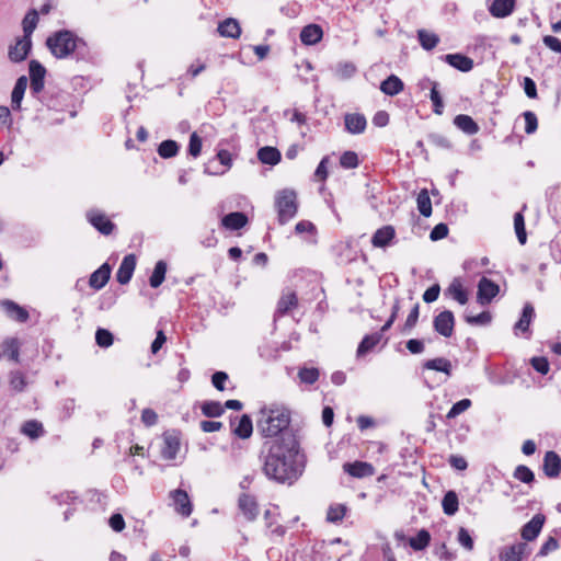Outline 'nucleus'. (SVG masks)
<instances>
[{
    "label": "nucleus",
    "instance_id": "f257e3e1",
    "mask_svg": "<svg viewBox=\"0 0 561 561\" xmlns=\"http://www.w3.org/2000/svg\"><path fill=\"white\" fill-rule=\"evenodd\" d=\"M288 440L262 446V470L267 479L279 484L293 485L302 476L307 458L300 447V440Z\"/></svg>",
    "mask_w": 561,
    "mask_h": 561
},
{
    "label": "nucleus",
    "instance_id": "f03ea898",
    "mask_svg": "<svg viewBox=\"0 0 561 561\" xmlns=\"http://www.w3.org/2000/svg\"><path fill=\"white\" fill-rule=\"evenodd\" d=\"M260 413L262 417L257 421V431L265 438L263 446L288 443V439L300 440L299 431L290 426L291 415L288 409L264 407Z\"/></svg>",
    "mask_w": 561,
    "mask_h": 561
},
{
    "label": "nucleus",
    "instance_id": "7ed1b4c3",
    "mask_svg": "<svg viewBox=\"0 0 561 561\" xmlns=\"http://www.w3.org/2000/svg\"><path fill=\"white\" fill-rule=\"evenodd\" d=\"M46 46L57 59L72 57L77 61L96 62V55L91 51L87 42L70 30L54 32L47 37Z\"/></svg>",
    "mask_w": 561,
    "mask_h": 561
},
{
    "label": "nucleus",
    "instance_id": "20e7f679",
    "mask_svg": "<svg viewBox=\"0 0 561 561\" xmlns=\"http://www.w3.org/2000/svg\"><path fill=\"white\" fill-rule=\"evenodd\" d=\"M277 211V221L280 226L293 219L299 208L297 192L293 188H283L275 194L274 201Z\"/></svg>",
    "mask_w": 561,
    "mask_h": 561
},
{
    "label": "nucleus",
    "instance_id": "39448f33",
    "mask_svg": "<svg viewBox=\"0 0 561 561\" xmlns=\"http://www.w3.org/2000/svg\"><path fill=\"white\" fill-rule=\"evenodd\" d=\"M71 94L57 88H47L39 103L49 111L64 112L69 107Z\"/></svg>",
    "mask_w": 561,
    "mask_h": 561
},
{
    "label": "nucleus",
    "instance_id": "423d86ee",
    "mask_svg": "<svg viewBox=\"0 0 561 561\" xmlns=\"http://www.w3.org/2000/svg\"><path fill=\"white\" fill-rule=\"evenodd\" d=\"M331 252L339 264L346 265L357 260L358 243L353 237H348L332 245Z\"/></svg>",
    "mask_w": 561,
    "mask_h": 561
},
{
    "label": "nucleus",
    "instance_id": "0eeeda50",
    "mask_svg": "<svg viewBox=\"0 0 561 561\" xmlns=\"http://www.w3.org/2000/svg\"><path fill=\"white\" fill-rule=\"evenodd\" d=\"M38 22V12L35 10H31L23 19V36L19 37V45L22 44V48H24V51L21 56H19L20 59L27 58L31 49H32V34L37 25Z\"/></svg>",
    "mask_w": 561,
    "mask_h": 561
},
{
    "label": "nucleus",
    "instance_id": "6e6552de",
    "mask_svg": "<svg viewBox=\"0 0 561 561\" xmlns=\"http://www.w3.org/2000/svg\"><path fill=\"white\" fill-rule=\"evenodd\" d=\"M85 218L103 236H108L116 229V225L100 209H89L85 213Z\"/></svg>",
    "mask_w": 561,
    "mask_h": 561
},
{
    "label": "nucleus",
    "instance_id": "1a4fd4ad",
    "mask_svg": "<svg viewBox=\"0 0 561 561\" xmlns=\"http://www.w3.org/2000/svg\"><path fill=\"white\" fill-rule=\"evenodd\" d=\"M231 433L240 438L247 439L250 438L253 433V423L252 419L249 414L230 415L229 417Z\"/></svg>",
    "mask_w": 561,
    "mask_h": 561
},
{
    "label": "nucleus",
    "instance_id": "9d476101",
    "mask_svg": "<svg viewBox=\"0 0 561 561\" xmlns=\"http://www.w3.org/2000/svg\"><path fill=\"white\" fill-rule=\"evenodd\" d=\"M500 286L492 279L483 276L478 283L477 301L486 306L499 295Z\"/></svg>",
    "mask_w": 561,
    "mask_h": 561
},
{
    "label": "nucleus",
    "instance_id": "9b49d317",
    "mask_svg": "<svg viewBox=\"0 0 561 561\" xmlns=\"http://www.w3.org/2000/svg\"><path fill=\"white\" fill-rule=\"evenodd\" d=\"M455 316L450 310H443L433 319V329L444 337H450L454 334Z\"/></svg>",
    "mask_w": 561,
    "mask_h": 561
},
{
    "label": "nucleus",
    "instance_id": "f8f14e48",
    "mask_svg": "<svg viewBox=\"0 0 561 561\" xmlns=\"http://www.w3.org/2000/svg\"><path fill=\"white\" fill-rule=\"evenodd\" d=\"M531 552L527 542H516L511 546H504L499 552L501 561H523Z\"/></svg>",
    "mask_w": 561,
    "mask_h": 561
},
{
    "label": "nucleus",
    "instance_id": "ddd939ff",
    "mask_svg": "<svg viewBox=\"0 0 561 561\" xmlns=\"http://www.w3.org/2000/svg\"><path fill=\"white\" fill-rule=\"evenodd\" d=\"M238 510L241 512V514L248 522H254L260 514L256 497L247 492H243L239 495Z\"/></svg>",
    "mask_w": 561,
    "mask_h": 561
},
{
    "label": "nucleus",
    "instance_id": "4468645a",
    "mask_svg": "<svg viewBox=\"0 0 561 561\" xmlns=\"http://www.w3.org/2000/svg\"><path fill=\"white\" fill-rule=\"evenodd\" d=\"M535 317L536 313L534 306L530 302H526L522 309L518 321L513 327L515 335H518L520 332L529 339L531 335L530 324Z\"/></svg>",
    "mask_w": 561,
    "mask_h": 561
},
{
    "label": "nucleus",
    "instance_id": "2eb2a0df",
    "mask_svg": "<svg viewBox=\"0 0 561 561\" xmlns=\"http://www.w3.org/2000/svg\"><path fill=\"white\" fill-rule=\"evenodd\" d=\"M546 519L542 513L535 514L533 518L520 528V537L525 541L536 540L541 533Z\"/></svg>",
    "mask_w": 561,
    "mask_h": 561
},
{
    "label": "nucleus",
    "instance_id": "dca6fc26",
    "mask_svg": "<svg viewBox=\"0 0 561 561\" xmlns=\"http://www.w3.org/2000/svg\"><path fill=\"white\" fill-rule=\"evenodd\" d=\"M0 307L8 318L19 323H25L28 318V311L11 299L0 300Z\"/></svg>",
    "mask_w": 561,
    "mask_h": 561
},
{
    "label": "nucleus",
    "instance_id": "f3484780",
    "mask_svg": "<svg viewBox=\"0 0 561 561\" xmlns=\"http://www.w3.org/2000/svg\"><path fill=\"white\" fill-rule=\"evenodd\" d=\"M542 471L547 478L556 479L561 472V457L554 450L546 451L542 460Z\"/></svg>",
    "mask_w": 561,
    "mask_h": 561
},
{
    "label": "nucleus",
    "instance_id": "a211bd4d",
    "mask_svg": "<svg viewBox=\"0 0 561 561\" xmlns=\"http://www.w3.org/2000/svg\"><path fill=\"white\" fill-rule=\"evenodd\" d=\"M170 495L173 500L175 512L183 517H188L192 514L193 504L187 492L182 489H176L172 491Z\"/></svg>",
    "mask_w": 561,
    "mask_h": 561
},
{
    "label": "nucleus",
    "instance_id": "6ab92c4d",
    "mask_svg": "<svg viewBox=\"0 0 561 561\" xmlns=\"http://www.w3.org/2000/svg\"><path fill=\"white\" fill-rule=\"evenodd\" d=\"M343 470L353 478L363 479L375 474V467L366 461L345 462Z\"/></svg>",
    "mask_w": 561,
    "mask_h": 561
},
{
    "label": "nucleus",
    "instance_id": "aec40b11",
    "mask_svg": "<svg viewBox=\"0 0 561 561\" xmlns=\"http://www.w3.org/2000/svg\"><path fill=\"white\" fill-rule=\"evenodd\" d=\"M136 263L137 257L135 254H127L124 256L116 272V280L121 285H126L130 282L134 271L136 268Z\"/></svg>",
    "mask_w": 561,
    "mask_h": 561
},
{
    "label": "nucleus",
    "instance_id": "412c9836",
    "mask_svg": "<svg viewBox=\"0 0 561 561\" xmlns=\"http://www.w3.org/2000/svg\"><path fill=\"white\" fill-rule=\"evenodd\" d=\"M440 58L450 67L461 72H469L473 69L474 66L473 59L461 53L446 54Z\"/></svg>",
    "mask_w": 561,
    "mask_h": 561
},
{
    "label": "nucleus",
    "instance_id": "4be33fe9",
    "mask_svg": "<svg viewBox=\"0 0 561 561\" xmlns=\"http://www.w3.org/2000/svg\"><path fill=\"white\" fill-rule=\"evenodd\" d=\"M112 266L105 262L98 270H95L89 278V286L94 290L102 289L110 280Z\"/></svg>",
    "mask_w": 561,
    "mask_h": 561
},
{
    "label": "nucleus",
    "instance_id": "5701e85b",
    "mask_svg": "<svg viewBox=\"0 0 561 561\" xmlns=\"http://www.w3.org/2000/svg\"><path fill=\"white\" fill-rule=\"evenodd\" d=\"M344 126L347 133L358 135L365 131L367 121L364 114L346 113L344 115Z\"/></svg>",
    "mask_w": 561,
    "mask_h": 561
},
{
    "label": "nucleus",
    "instance_id": "b1692460",
    "mask_svg": "<svg viewBox=\"0 0 561 561\" xmlns=\"http://www.w3.org/2000/svg\"><path fill=\"white\" fill-rule=\"evenodd\" d=\"M548 213L553 219L561 215V187L560 185L550 186L546 191Z\"/></svg>",
    "mask_w": 561,
    "mask_h": 561
},
{
    "label": "nucleus",
    "instance_id": "393cba45",
    "mask_svg": "<svg viewBox=\"0 0 561 561\" xmlns=\"http://www.w3.org/2000/svg\"><path fill=\"white\" fill-rule=\"evenodd\" d=\"M248 222V215L243 211H231L221 218V226L231 231L242 229Z\"/></svg>",
    "mask_w": 561,
    "mask_h": 561
},
{
    "label": "nucleus",
    "instance_id": "a878e982",
    "mask_svg": "<svg viewBox=\"0 0 561 561\" xmlns=\"http://www.w3.org/2000/svg\"><path fill=\"white\" fill-rule=\"evenodd\" d=\"M299 37L304 45L312 46L322 39L323 30L321 25L311 23L302 27Z\"/></svg>",
    "mask_w": 561,
    "mask_h": 561
},
{
    "label": "nucleus",
    "instance_id": "bb28decb",
    "mask_svg": "<svg viewBox=\"0 0 561 561\" xmlns=\"http://www.w3.org/2000/svg\"><path fill=\"white\" fill-rule=\"evenodd\" d=\"M516 7V0H493L489 5V12L493 18L504 19L511 15Z\"/></svg>",
    "mask_w": 561,
    "mask_h": 561
},
{
    "label": "nucleus",
    "instance_id": "cd10ccee",
    "mask_svg": "<svg viewBox=\"0 0 561 561\" xmlns=\"http://www.w3.org/2000/svg\"><path fill=\"white\" fill-rule=\"evenodd\" d=\"M161 456L165 460H173L180 450V438L178 435L164 433Z\"/></svg>",
    "mask_w": 561,
    "mask_h": 561
},
{
    "label": "nucleus",
    "instance_id": "c85d7f7f",
    "mask_svg": "<svg viewBox=\"0 0 561 561\" xmlns=\"http://www.w3.org/2000/svg\"><path fill=\"white\" fill-rule=\"evenodd\" d=\"M396 238V230L392 226H383L376 230L371 238V244L375 248H386L392 243Z\"/></svg>",
    "mask_w": 561,
    "mask_h": 561
},
{
    "label": "nucleus",
    "instance_id": "c756f323",
    "mask_svg": "<svg viewBox=\"0 0 561 561\" xmlns=\"http://www.w3.org/2000/svg\"><path fill=\"white\" fill-rule=\"evenodd\" d=\"M1 355L5 356L9 360L14 362L15 364L20 363L21 342L18 337H5L1 344Z\"/></svg>",
    "mask_w": 561,
    "mask_h": 561
},
{
    "label": "nucleus",
    "instance_id": "7c9ffc66",
    "mask_svg": "<svg viewBox=\"0 0 561 561\" xmlns=\"http://www.w3.org/2000/svg\"><path fill=\"white\" fill-rule=\"evenodd\" d=\"M27 88L26 76H21L16 79L13 90L11 92V108L13 111H21L22 100Z\"/></svg>",
    "mask_w": 561,
    "mask_h": 561
},
{
    "label": "nucleus",
    "instance_id": "2f4dec72",
    "mask_svg": "<svg viewBox=\"0 0 561 561\" xmlns=\"http://www.w3.org/2000/svg\"><path fill=\"white\" fill-rule=\"evenodd\" d=\"M445 296L453 298L459 305H466L468 302V291L463 288L461 280L458 277L454 278L446 288Z\"/></svg>",
    "mask_w": 561,
    "mask_h": 561
},
{
    "label": "nucleus",
    "instance_id": "473e14b6",
    "mask_svg": "<svg viewBox=\"0 0 561 561\" xmlns=\"http://www.w3.org/2000/svg\"><path fill=\"white\" fill-rule=\"evenodd\" d=\"M380 91L389 96H394L404 90L403 81L396 75H390L380 83Z\"/></svg>",
    "mask_w": 561,
    "mask_h": 561
},
{
    "label": "nucleus",
    "instance_id": "72a5a7b5",
    "mask_svg": "<svg viewBox=\"0 0 561 561\" xmlns=\"http://www.w3.org/2000/svg\"><path fill=\"white\" fill-rule=\"evenodd\" d=\"M218 33L222 37L238 38L241 34V27L238 20L233 18H227L219 23L217 27Z\"/></svg>",
    "mask_w": 561,
    "mask_h": 561
},
{
    "label": "nucleus",
    "instance_id": "f704fd0d",
    "mask_svg": "<svg viewBox=\"0 0 561 561\" xmlns=\"http://www.w3.org/2000/svg\"><path fill=\"white\" fill-rule=\"evenodd\" d=\"M273 510H266L264 512V520L266 528L271 529V533L277 537H284L286 534V527L282 525H277L275 528H272L277 523V517L279 516L278 506L274 505Z\"/></svg>",
    "mask_w": 561,
    "mask_h": 561
},
{
    "label": "nucleus",
    "instance_id": "c9c22d12",
    "mask_svg": "<svg viewBox=\"0 0 561 561\" xmlns=\"http://www.w3.org/2000/svg\"><path fill=\"white\" fill-rule=\"evenodd\" d=\"M453 123L458 129L470 136L477 134L480 129L477 122L466 114L456 115Z\"/></svg>",
    "mask_w": 561,
    "mask_h": 561
},
{
    "label": "nucleus",
    "instance_id": "e433bc0d",
    "mask_svg": "<svg viewBox=\"0 0 561 561\" xmlns=\"http://www.w3.org/2000/svg\"><path fill=\"white\" fill-rule=\"evenodd\" d=\"M8 378L10 390L13 393H21L26 390L28 382L26 379V375L23 371L19 369L10 370L8 374Z\"/></svg>",
    "mask_w": 561,
    "mask_h": 561
},
{
    "label": "nucleus",
    "instance_id": "4c0bfd02",
    "mask_svg": "<svg viewBox=\"0 0 561 561\" xmlns=\"http://www.w3.org/2000/svg\"><path fill=\"white\" fill-rule=\"evenodd\" d=\"M381 339V333L374 332L371 334H366L357 346L356 356L362 357L371 352Z\"/></svg>",
    "mask_w": 561,
    "mask_h": 561
},
{
    "label": "nucleus",
    "instance_id": "58836bf2",
    "mask_svg": "<svg viewBox=\"0 0 561 561\" xmlns=\"http://www.w3.org/2000/svg\"><path fill=\"white\" fill-rule=\"evenodd\" d=\"M257 159L263 164L276 165L280 161L282 154L277 148L265 146L259 149Z\"/></svg>",
    "mask_w": 561,
    "mask_h": 561
},
{
    "label": "nucleus",
    "instance_id": "ea45409f",
    "mask_svg": "<svg viewBox=\"0 0 561 561\" xmlns=\"http://www.w3.org/2000/svg\"><path fill=\"white\" fill-rule=\"evenodd\" d=\"M424 369L436 370L446 374L447 376H451L453 366L449 359L445 357H436L432 359H427L423 363Z\"/></svg>",
    "mask_w": 561,
    "mask_h": 561
},
{
    "label": "nucleus",
    "instance_id": "a19ab883",
    "mask_svg": "<svg viewBox=\"0 0 561 561\" xmlns=\"http://www.w3.org/2000/svg\"><path fill=\"white\" fill-rule=\"evenodd\" d=\"M442 507L444 514L454 516L459 510L458 494L454 490L447 491L442 500Z\"/></svg>",
    "mask_w": 561,
    "mask_h": 561
},
{
    "label": "nucleus",
    "instance_id": "79ce46f5",
    "mask_svg": "<svg viewBox=\"0 0 561 561\" xmlns=\"http://www.w3.org/2000/svg\"><path fill=\"white\" fill-rule=\"evenodd\" d=\"M298 298L296 293H290L286 296H282L277 302V308L274 313V318L286 314L291 308L297 307Z\"/></svg>",
    "mask_w": 561,
    "mask_h": 561
},
{
    "label": "nucleus",
    "instance_id": "37998d69",
    "mask_svg": "<svg viewBox=\"0 0 561 561\" xmlns=\"http://www.w3.org/2000/svg\"><path fill=\"white\" fill-rule=\"evenodd\" d=\"M180 145L173 139H167L159 144L157 152L162 159H171L179 154Z\"/></svg>",
    "mask_w": 561,
    "mask_h": 561
},
{
    "label": "nucleus",
    "instance_id": "c03bdc74",
    "mask_svg": "<svg viewBox=\"0 0 561 561\" xmlns=\"http://www.w3.org/2000/svg\"><path fill=\"white\" fill-rule=\"evenodd\" d=\"M416 35L421 47L425 50L434 49L439 43V36L435 33L428 32L427 30H417Z\"/></svg>",
    "mask_w": 561,
    "mask_h": 561
},
{
    "label": "nucleus",
    "instance_id": "a18cd8bd",
    "mask_svg": "<svg viewBox=\"0 0 561 561\" xmlns=\"http://www.w3.org/2000/svg\"><path fill=\"white\" fill-rule=\"evenodd\" d=\"M21 433L32 439L42 437L45 434L43 424L37 420L25 421L21 427Z\"/></svg>",
    "mask_w": 561,
    "mask_h": 561
},
{
    "label": "nucleus",
    "instance_id": "49530a36",
    "mask_svg": "<svg viewBox=\"0 0 561 561\" xmlns=\"http://www.w3.org/2000/svg\"><path fill=\"white\" fill-rule=\"evenodd\" d=\"M430 542L431 534L425 528L420 529L416 536L409 538V545L415 551H422L426 549Z\"/></svg>",
    "mask_w": 561,
    "mask_h": 561
},
{
    "label": "nucleus",
    "instance_id": "de8ad7c7",
    "mask_svg": "<svg viewBox=\"0 0 561 561\" xmlns=\"http://www.w3.org/2000/svg\"><path fill=\"white\" fill-rule=\"evenodd\" d=\"M167 262L163 260H160L156 263L153 272L151 276L149 277V285L152 288H158L165 279L167 274Z\"/></svg>",
    "mask_w": 561,
    "mask_h": 561
},
{
    "label": "nucleus",
    "instance_id": "09e8293b",
    "mask_svg": "<svg viewBox=\"0 0 561 561\" xmlns=\"http://www.w3.org/2000/svg\"><path fill=\"white\" fill-rule=\"evenodd\" d=\"M204 416L209 419L220 417L225 413V407L219 401L207 400L201 407Z\"/></svg>",
    "mask_w": 561,
    "mask_h": 561
},
{
    "label": "nucleus",
    "instance_id": "8fccbe9b",
    "mask_svg": "<svg viewBox=\"0 0 561 561\" xmlns=\"http://www.w3.org/2000/svg\"><path fill=\"white\" fill-rule=\"evenodd\" d=\"M492 313L488 310L480 312L477 316L463 312V320L470 325H489L492 322Z\"/></svg>",
    "mask_w": 561,
    "mask_h": 561
},
{
    "label": "nucleus",
    "instance_id": "3c124183",
    "mask_svg": "<svg viewBox=\"0 0 561 561\" xmlns=\"http://www.w3.org/2000/svg\"><path fill=\"white\" fill-rule=\"evenodd\" d=\"M416 203L417 209L422 216L430 217L432 215V203L428 191L426 188H422L420 191Z\"/></svg>",
    "mask_w": 561,
    "mask_h": 561
},
{
    "label": "nucleus",
    "instance_id": "603ef678",
    "mask_svg": "<svg viewBox=\"0 0 561 561\" xmlns=\"http://www.w3.org/2000/svg\"><path fill=\"white\" fill-rule=\"evenodd\" d=\"M514 228L518 242L524 245L527 242V232L525 227V217L523 211H517L514 215Z\"/></svg>",
    "mask_w": 561,
    "mask_h": 561
},
{
    "label": "nucleus",
    "instance_id": "864d4df0",
    "mask_svg": "<svg viewBox=\"0 0 561 561\" xmlns=\"http://www.w3.org/2000/svg\"><path fill=\"white\" fill-rule=\"evenodd\" d=\"M513 477L528 485L536 481L534 471L525 465H518L513 472Z\"/></svg>",
    "mask_w": 561,
    "mask_h": 561
},
{
    "label": "nucleus",
    "instance_id": "5fc2aeb1",
    "mask_svg": "<svg viewBox=\"0 0 561 561\" xmlns=\"http://www.w3.org/2000/svg\"><path fill=\"white\" fill-rule=\"evenodd\" d=\"M320 376V370L317 367H300L298 370V378L302 383L313 385Z\"/></svg>",
    "mask_w": 561,
    "mask_h": 561
},
{
    "label": "nucleus",
    "instance_id": "6e6d98bb",
    "mask_svg": "<svg viewBox=\"0 0 561 561\" xmlns=\"http://www.w3.org/2000/svg\"><path fill=\"white\" fill-rule=\"evenodd\" d=\"M95 343L98 346L102 348H107L113 345L114 335L107 329L98 328V330L95 331Z\"/></svg>",
    "mask_w": 561,
    "mask_h": 561
},
{
    "label": "nucleus",
    "instance_id": "4d7b16f0",
    "mask_svg": "<svg viewBox=\"0 0 561 561\" xmlns=\"http://www.w3.org/2000/svg\"><path fill=\"white\" fill-rule=\"evenodd\" d=\"M47 70L46 68L36 59H32L28 64V75L30 81H41L45 80Z\"/></svg>",
    "mask_w": 561,
    "mask_h": 561
},
{
    "label": "nucleus",
    "instance_id": "13d9d810",
    "mask_svg": "<svg viewBox=\"0 0 561 561\" xmlns=\"http://www.w3.org/2000/svg\"><path fill=\"white\" fill-rule=\"evenodd\" d=\"M340 165L343 169H355L359 165V159L355 151L346 150L340 157Z\"/></svg>",
    "mask_w": 561,
    "mask_h": 561
},
{
    "label": "nucleus",
    "instance_id": "bf43d9fd",
    "mask_svg": "<svg viewBox=\"0 0 561 561\" xmlns=\"http://www.w3.org/2000/svg\"><path fill=\"white\" fill-rule=\"evenodd\" d=\"M346 511L347 507L344 504L330 505L327 513V520L330 523H339L344 518Z\"/></svg>",
    "mask_w": 561,
    "mask_h": 561
},
{
    "label": "nucleus",
    "instance_id": "052dcab7",
    "mask_svg": "<svg viewBox=\"0 0 561 561\" xmlns=\"http://www.w3.org/2000/svg\"><path fill=\"white\" fill-rule=\"evenodd\" d=\"M419 316H420V304L416 302L413 306V308L411 309L410 313L408 314L407 320L401 329V332H403V333L411 332L415 328V325L419 321Z\"/></svg>",
    "mask_w": 561,
    "mask_h": 561
},
{
    "label": "nucleus",
    "instance_id": "680f3d73",
    "mask_svg": "<svg viewBox=\"0 0 561 561\" xmlns=\"http://www.w3.org/2000/svg\"><path fill=\"white\" fill-rule=\"evenodd\" d=\"M427 140L436 146L437 148L445 149V150H453L454 146L453 142L444 135H440L438 133H430L427 134Z\"/></svg>",
    "mask_w": 561,
    "mask_h": 561
},
{
    "label": "nucleus",
    "instance_id": "e2e57ef3",
    "mask_svg": "<svg viewBox=\"0 0 561 561\" xmlns=\"http://www.w3.org/2000/svg\"><path fill=\"white\" fill-rule=\"evenodd\" d=\"M357 71L356 66L352 61L339 62L336 67V75L343 79H351Z\"/></svg>",
    "mask_w": 561,
    "mask_h": 561
},
{
    "label": "nucleus",
    "instance_id": "0e129e2a",
    "mask_svg": "<svg viewBox=\"0 0 561 561\" xmlns=\"http://www.w3.org/2000/svg\"><path fill=\"white\" fill-rule=\"evenodd\" d=\"M472 402L470 399H461L459 401H457L456 403H454L450 408V410L448 411L446 417L447 419H455L456 416H458L460 413L467 411L470 407H471Z\"/></svg>",
    "mask_w": 561,
    "mask_h": 561
},
{
    "label": "nucleus",
    "instance_id": "69168bd1",
    "mask_svg": "<svg viewBox=\"0 0 561 561\" xmlns=\"http://www.w3.org/2000/svg\"><path fill=\"white\" fill-rule=\"evenodd\" d=\"M202 152V138L197 135L196 131L192 133L190 136V141L187 146V154L197 158Z\"/></svg>",
    "mask_w": 561,
    "mask_h": 561
},
{
    "label": "nucleus",
    "instance_id": "338daca9",
    "mask_svg": "<svg viewBox=\"0 0 561 561\" xmlns=\"http://www.w3.org/2000/svg\"><path fill=\"white\" fill-rule=\"evenodd\" d=\"M458 542L468 551L473 550L474 540L471 537L469 530L465 527H460L457 535Z\"/></svg>",
    "mask_w": 561,
    "mask_h": 561
},
{
    "label": "nucleus",
    "instance_id": "774afa93",
    "mask_svg": "<svg viewBox=\"0 0 561 561\" xmlns=\"http://www.w3.org/2000/svg\"><path fill=\"white\" fill-rule=\"evenodd\" d=\"M523 116L525 118V133L527 135L536 133L538 128V118L536 114L531 111H526L523 113Z\"/></svg>",
    "mask_w": 561,
    "mask_h": 561
}]
</instances>
